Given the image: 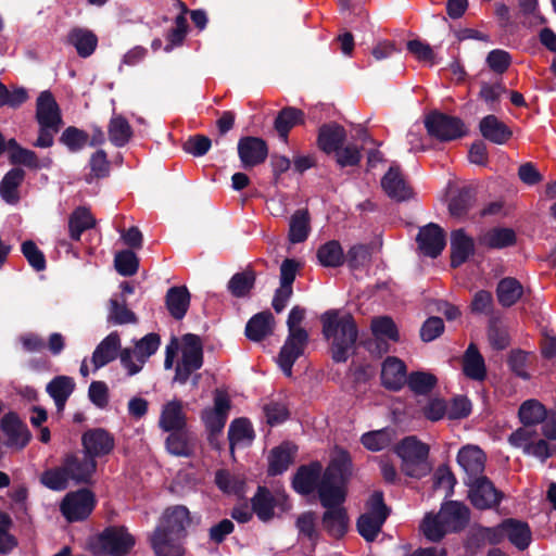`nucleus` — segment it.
Here are the masks:
<instances>
[{
  "instance_id": "nucleus-1",
  "label": "nucleus",
  "mask_w": 556,
  "mask_h": 556,
  "mask_svg": "<svg viewBox=\"0 0 556 556\" xmlns=\"http://www.w3.org/2000/svg\"><path fill=\"white\" fill-rule=\"evenodd\" d=\"M353 463L344 448L337 450L324 470L319 489V502L326 509L321 517L323 529L336 540L342 539L349 530V515L343 503L348 495V483L352 477Z\"/></svg>"
},
{
  "instance_id": "nucleus-2",
  "label": "nucleus",
  "mask_w": 556,
  "mask_h": 556,
  "mask_svg": "<svg viewBox=\"0 0 556 556\" xmlns=\"http://www.w3.org/2000/svg\"><path fill=\"white\" fill-rule=\"evenodd\" d=\"M323 336L330 341V354L334 363H345L355 354L358 328L351 314L339 316L336 309L326 311L320 316Z\"/></svg>"
},
{
  "instance_id": "nucleus-3",
  "label": "nucleus",
  "mask_w": 556,
  "mask_h": 556,
  "mask_svg": "<svg viewBox=\"0 0 556 556\" xmlns=\"http://www.w3.org/2000/svg\"><path fill=\"white\" fill-rule=\"evenodd\" d=\"M401 459L402 472L414 479L428 476L432 469L428 458L430 447L415 435H408L397 442L393 448Z\"/></svg>"
},
{
  "instance_id": "nucleus-4",
  "label": "nucleus",
  "mask_w": 556,
  "mask_h": 556,
  "mask_svg": "<svg viewBox=\"0 0 556 556\" xmlns=\"http://www.w3.org/2000/svg\"><path fill=\"white\" fill-rule=\"evenodd\" d=\"M135 545V538L125 527L110 526L87 541L93 556H125Z\"/></svg>"
},
{
  "instance_id": "nucleus-5",
  "label": "nucleus",
  "mask_w": 556,
  "mask_h": 556,
  "mask_svg": "<svg viewBox=\"0 0 556 556\" xmlns=\"http://www.w3.org/2000/svg\"><path fill=\"white\" fill-rule=\"evenodd\" d=\"M424 124L428 135L440 142L459 139L467 132L462 118L442 113L438 110L430 111L425 116Z\"/></svg>"
},
{
  "instance_id": "nucleus-6",
  "label": "nucleus",
  "mask_w": 556,
  "mask_h": 556,
  "mask_svg": "<svg viewBox=\"0 0 556 556\" xmlns=\"http://www.w3.org/2000/svg\"><path fill=\"white\" fill-rule=\"evenodd\" d=\"M97 504L94 493L86 488L68 492L60 503V511L68 522L86 520Z\"/></svg>"
},
{
  "instance_id": "nucleus-7",
  "label": "nucleus",
  "mask_w": 556,
  "mask_h": 556,
  "mask_svg": "<svg viewBox=\"0 0 556 556\" xmlns=\"http://www.w3.org/2000/svg\"><path fill=\"white\" fill-rule=\"evenodd\" d=\"M230 408L231 401L228 393L216 389L214 391V406L205 408L201 414V419L205 425L211 441L213 437L218 435L223 431Z\"/></svg>"
},
{
  "instance_id": "nucleus-8",
  "label": "nucleus",
  "mask_w": 556,
  "mask_h": 556,
  "mask_svg": "<svg viewBox=\"0 0 556 556\" xmlns=\"http://www.w3.org/2000/svg\"><path fill=\"white\" fill-rule=\"evenodd\" d=\"M191 525L189 509L184 505H175L165 509L161 523L154 531H161L165 538L182 540L187 536V528Z\"/></svg>"
},
{
  "instance_id": "nucleus-9",
  "label": "nucleus",
  "mask_w": 556,
  "mask_h": 556,
  "mask_svg": "<svg viewBox=\"0 0 556 556\" xmlns=\"http://www.w3.org/2000/svg\"><path fill=\"white\" fill-rule=\"evenodd\" d=\"M308 339L309 337L306 330H299L296 333H288L277 357V363L287 377L292 376L293 365L304 354Z\"/></svg>"
},
{
  "instance_id": "nucleus-10",
  "label": "nucleus",
  "mask_w": 556,
  "mask_h": 556,
  "mask_svg": "<svg viewBox=\"0 0 556 556\" xmlns=\"http://www.w3.org/2000/svg\"><path fill=\"white\" fill-rule=\"evenodd\" d=\"M62 463L75 485L92 483L98 464L85 452L67 453L62 458Z\"/></svg>"
},
{
  "instance_id": "nucleus-11",
  "label": "nucleus",
  "mask_w": 556,
  "mask_h": 556,
  "mask_svg": "<svg viewBox=\"0 0 556 556\" xmlns=\"http://www.w3.org/2000/svg\"><path fill=\"white\" fill-rule=\"evenodd\" d=\"M0 428L5 437V446L23 450L31 440V432L27 425L15 412L4 414L0 420Z\"/></svg>"
},
{
  "instance_id": "nucleus-12",
  "label": "nucleus",
  "mask_w": 556,
  "mask_h": 556,
  "mask_svg": "<svg viewBox=\"0 0 556 556\" xmlns=\"http://www.w3.org/2000/svg\"><path fill=\"white\" fill-rule=\"evenodd\" d=\"M465 484L469 488V500L477 509L496 507L503 498V493L485 476Z\"/></svg>"
},
{
  "instance_id": "nucleus-13",
  "label": "nucleus",
  "mask_w": 556,
  "mask_h": 556,
  "mask_svg": "<svg viewBox=\"0 0 556 556\" xmlns=\"http://www.w3.org/2000/svg\"><path fill=\"white\" fill-rule=\"evenodd\" d=\"M324 480L323 466L318 460L301 465L292 477V489L300 495H309L314 491L319 494Z\"/></svg>"
},
{
  "instance_id": "nucleus-14",
  "label": "nucleus",
  "mask_w": 556,
  "mask_h": 556,
  "mask_svg": "<svg viewBox=\"0 0 556 556\" xmlns=\"http://www.w3.org/2000/svg\"><path fill=\"white\" fill-rule=\"evenodd\" d=\"M83 452L92 459L104 457L114 450V435L104 428H92L85 431L81 435Z\"/></svg>"
},
{
  "instance_id": "nucleus-15",
  "label": "nucleus",
  "mask_w": 556,
  "mask_h": 556,
  "mask_svg": "<svg viewBox=\"0 0 556 556\" xmlns=\"http://www.w3.org/2000/svg\"><path fill=\"white\" fill-rule=\"evenodd\" d=\"M237 149L241 165L245 169L263 164L268 156L267 142L260 137H241Z\"/></svg>"
},
{
  "instance_id": "nucleus-16",
  "label": "nucleus",
  "mask_w": 556,
  "mask_h": 556,
  "mask_svg": "<svg viewBox=\"0 0 556 556\" xmlns=\"http://www.w3.org/2000/svg\"><path fill=\"white\" fill-rule=\"evenodd\" d=\"M456 460L466 473L464 483L484 477L486 456L479 446L467 445L462 447L457 453Z\"/></svg>"
},
{
  "instance_id": "nucleus-17",
  "label": "nucleus",
  "mask_w": 556,
  "mask_h": 556,
  "mask_svg": "<svg viewBox=\"0 0 556 556\" xmlns=\"http://www.w3.org/2000/svg\"><path fill=\"white\" fill-rule=\"evenodd\" d=\"M416 241L420 252L431 258H437L446 244L444 230L434 223L421 227Z\"/></svg>"
},
{
  "instance_id": "nucleus-18",
  "label": "nucleus",
  "mask_w": 556,
  "mask_h": 556,
  "mask_svg": "<svg viewBox=\"0 0 556 556\" xmlns=\"http://www.w3.org/2000/svg\"><path fill=\"white\" fill-rule=\"evenodd\" d=\"M298 454V446L289 441L273 447L267 456V476L277 477L285 473L294 463Z\"/></svg>"
},
{
  "instance_id": "nucleus-19",
  "label": "nucleus",
  "mask_w": 556,
  "mask_h": 556,
  "mask_svg": "<svg viewBox=\"0 0 556 556\" xmlns=\"http://www.w3.org/2000/svg\"><path fill=\"white\" fill-rule=\"evenodd\" d=\"M36 122L38 126L63 125L61 109L50 90L41 91L36 101Z\"/></svg>"
},
{
  "instance_id": "nucleus-20",
  "label": "nucleus",
  "mask_w": 556,
  "mask_h": 556,
  "mask_svg": "<svg viewBox=\"0 0 556 556\" xmlns=\"http://www.w3.org/2000/svg\"><path fill=\"white\" fill-rule=\"evenodd\" d=\"M407 369L405 363L395 357L388 356L381 368V384L389 391H400L407 381Z\"/></svg>"
},
{
  "instance_id": "nucleus-21",
  "label": "nucleus",
  "mask_w": 556,
  "mask_h": 556,
  "mask_svg": "<svg viewBox=\"0 0 556 556\" xmlns=\"http://www.w3.org/2000/svg\"><path fill=\"white\" fill-rule=\"evenodd\" d=\"M381 187L389 198L397 202L407 201L414 195L399 166L389 168L381 179Z\"/></svg>"
},
{
  "instance_id": "nucleus-22",
  "label": "nucleus",
  "mask_w": 556,
  "mask_h": 556,
  "mask_svg": "<svg viewBox=\"0 0 556 556\" xmlns=\"http://www.w3.org/2000/svg\"><path fill=\"white\" fill-rule=\"evenodd\" d=\"M500 532L519 551L527 549L531 543L532 532L525 521L514 518L505 519L500 525Z\"/></svg>"
},
{
  "instance_id": "nucleus-23",
  "label": "nucleus",
  "mask_w": 556,
  "mask_h": 556,
  "mask_svg": "<svg viewBox=\"0 0 556 556\" xmlns=\"http://www.w3.org/2000/svg\"><path fill=\"white\" fill-rule=\"evenodd\" d=\"M345 139L344 127L336 122L325 123L318 128L317 146L326 154L334 153Z\"/></svg>"
},
{
  "instance_id": "nucleus-24",
  "label": "nucleus",
  "mask_w": 556,
  "mask_h": 556,
  "mask_svg": "<svg viewBox=\"0 0 556 556\" xmlns=\"http://www.w3.org/2000/svg\"><path fill=\"white\" fill-rule=\"evenodd\" d=\"M475 253L473 239L463 228L451 233V267L462 266Z\"/></svg>"
},
{
  "instance_id": "nucleus-25",
  "label": "nucleus",
  "mask_w": 556,
  "mask_h": 556,
  "mask_svg": "<svg viewBox=\"0 0 556 556\" xmlns=\"http://www.w3.org/2000/svg\"><path fill=\"white\" fill-rule=\"evenodd\" d=\"M121 351V338L117 331L108 334L94 349L91 357L94 370L115 361Z\"/></svg>"
},
{
  "instance_id": "nucleus-26",
  "label": "nucleus",
  "mask_w": 556,
  "mask_h": 556,
  "mask_svg": "<svg viewBox=\"0 0 556 556\" xmlns=\"http://www.w3.org/2000/svg\"><path fill=\"white\" fill-rule=\"evenodd\" d=\"M159 426L163 431L185 430L187 416L184 412V404L180 400H172L163 405Z\"/></svg>"
},
{
  "instance_id": "nucleus-27",
  "label": "nucleus",
  "mask_w": 556,
  "mask_h": 556,
  "mask_svg": "<svg viewBox=\"0 0 556 556\" xmlns=\"http://www.w3.org/2000/svg\"><path fill=\"white\" fill-rule=\"evenodd\" d=\"M479 131L485 140L494 144H505L513 137V130L493 114L481 118Z\"/></svg>"
},
{
  "instance_id": "nucleus-28",
  "label": "nucleus",
  "mask_w": 556,
  "mask_h": 556,
  "mask_svg": "<svg viewBox=\"0 0 556 556\" xmlns=\"http://www.w3.org/2000/svg\"><path fill=\"white\" fill-rule=\"evenodd\" d=\"M191 294L186 286L170 287L165 295V306L169 315L181 320L190 306Z\"/></svg>"
},
{
  "instance_id": "nucleus-29",
  "label": "nucleus",
  "mask_w": 556,
  "mask_h": 556,
  "mask_svg": "<svg viewBox=\"0 0 556 556\" xmlns=\"http://www.w3.org/2000/svg\"><path fill=\"white\" fill-rule=\"evenodd\" d=\"M478 242L480 245L491 250H502L515 245L517 236L511 228L494 227L481 233Z\"/></svg>"
},
{
  "instance_id": "nucleus-30",
  "label": "nucleus",
  "mask_w": 556,
  "mask_h": 556,
  "mask_svg": "<svg viewBox=\"0 0 556 556\" xmlns=\"http://www.w3.org/2000/svg\"><path fill=\"white\" fill-rule=\"evenodd\" d=\"M66 42L76 49V52L80 58L86 59L96 51L98 47V37L90 29L74 27L67 34Z\"/></svg>"
},
{
  "instance_id": "nucleus-31",
  "label": "nucleus",
  "mask_w": 556,
  "mask_h": 556,
  "mask_svg": "<svg viewBox=\"0 0 556 556\" xmlns=\"http://www.w3.org/2000/svg\"><path fill=\"white\" fill-rule=\"evenodd\" d=\"M275 319L273 314L267 309L253 315L245 325V336L249 340L260 342L274 330Z\"/></svg>"
},
{
  "instance_id": "nucleus-32",
  "label": "nucleus",
  "mask_w": 556,
  "mask_h": 556,
  "mask_svg": "<svg viewBox=\"0 0 556 556\" xmlns=\"http://www.w3.org/2000/svg\"><path fill=\"white\" fill-rule=\"evenodd\" d=\"M495 293L498 304L504 308H509L521 300L525 289L517 278L504 277L497 282Z\"/></svg>"
},
{
  "instance_id": "nucleus-33",
  "label": "nucleus",
  "mask_w": 556,
  "mask_h": 556,
  "mask_svg": "<svg viewBox=\"0 0 556 556\" xmlns=\"http://www.w3.org/2000/svg\"><path fill=\"white\" fill-rule=\"evenodd\" d=\"M440 515L446 527L454 532L464 530L469 522L468 507L456 501L446 503L442 507Z\"/></svg>"
},
{
  "instance_id": "nucleus-34",
  "label": "nucleus",
  "mask_w": 556,
  "mask_h": 556,
  "mask_svg": "<svg viewBox=\"0 0 556 556\" xmlns=\"http://www.w3.org/2000/svg\"><path fill=\"white\" fill-rule=\"evenodd\" d=\"M305 114L301 109L286 106L281 109L274 122V127L283 142L288 141L290 130L296 125H303Z\"/></svg>"
},
{
  "instance_id": "nucleus-35",
  "label": "nucleus",
  "mask_w": 556,
  "mask_h": 556,
  "mask_svg": "<svg viewBox=\"0 0 556 556\" xmlns=\"http://www.w3.org/2000/svg\"><path fill=\"white\" fill-rule=\"evenodd\" d=\"M214 482L225 494L243 497L247 489L245 477L241 473H232L228 469H218L215 472Z\"/></svg>"
},
{
  "instance_id": "nucleus-36",
  "label": "nucleus",
  "mask_w": 556,
  "mask_h": 556,
  "mask_svg": "<svg viewBox=\"0 0 556 556\" xmlns=\"http://www.w3.org/2000/svg\"><path fill=\"white\" fill-rule=\"evenodd\" d=\"M25 178V170L21 167H13L5 173L0 181V195L9 204H16L20 201L18 187Z\"/></svg>"
},
{
  "instance_id": "nucleus-37",
  "label": "nucleus",
  "mask_w": 556,
  "mask_h": 556,
  "mask_svg": "<svg viewBox=\"0 0 556 556\" xmlns=\"http://www.w3.org/2000/svg\"><path fill=\"white\" fill-rule=\"evenodd\" d=\"M256 273L251 265L242 271L236 273L228 281L227 289L235 298H245L254 288Z\"/></svg>"
},
{
  "instance_id": "nucleus-38",
  "label": "nucleus",
  "mask_w": 556,
  "mask_h": 556,
  "mask_svg": "<svg viewBox=\"0 0 556 556\" xmlns=\"http://www.w3.org/2000/svg\"><path fill=\"white\" fill-rule=\"evenodd\" d=\"M9 161L12 165H23L30 169H40L41 164L35 151L23 148L15 138L9 139Z\"/></svg>"
},
{
  "instance_id": "nucleus-39",
  "label": "nucleus",
  "mask_w": 556,
  "mask_h": 556,
  "mask_svg": "<svg viewBox=\"0 0 556 556\" xmlns=\"http://www.w3.org/2000/svg\"><path fill=\"white\" fill-rule=\"evenodd\" d=\"M316 256L324 267L337 268L345 263V254L337 240H330L321 244L317 249Z\"/></svg>"
},
{
  "instance_id": "nucleus-40",
  "label": "nucleus",
  "mask_w": 556,
  "mask_h": 556,
  "mask_svg": "<svg viewBox=\"0 0 556 556\" xmlns=\"http://www.w3.org/2000/svg\"><path fill=\"white\" fill-rule=\"evenodd\" d=\"M132 128L123 115H113L108 125L111 143L117 148L125 147L132 137Z\"/></svg>"
},
{
  "instance_id": "nucleus-41",
  "label": "nucleus",
  "mask_w": 556,
  "mask_h": 556,
  "mask_svg": "<svg viewBox=\"0 0 556 556\" xmlns=\"http://www.w3.org/2000/svg\"><path fill=\"white\" fill-rule=\"evenodd\" d=\"M463 371L468 378L478 381L483 380L486 376L484 359L472 343L468 346L465 353Z\"/></svg>"
},
{
  "instance_id": "nucleus-42",
  "label": "nucleus",
  "mask_w": 556,
  "mask_h": 556,
  "mask_svg": "<svg viewBox=\"0 0 556 556\" xmlns=\"http://www.w3.org/2000/svg\"><path fill=\"white\" fill-rule=\"evenodd\" d=\"M177 5L181 9V13L175 18V27L167 33V43L164 48L166 52L172 51L174 47L181 46L188 31L186 13H188L189 10L186 3L180 0H177Z\"/></svg>"
},
{
  "instance_id": "nucleus-43",
  "label": "nucleus",
  "mask_w": 556,
  "mask_h": 556,
  "mask_svg": "<svg viewBox=\"0 0 556 556\" xmlns=\"http://www.w3.org/2000/svg\"><path fill=\"white\" fill-rule=\"evenodd\" d=\"M520 422L526 427H532L543 422L547 417L545 406L538 400L531 399L525 401L518 410Z\"/></svg>"
},
{
  "instance_id": "nucleus-44",
  "label": "nucleus",
  "mask_w": 556,
  "mask_h": 556,
  "mask_svg": "<svg viewBox=\"0 0 556 556\" xmlns=\"http://www.w3.org/2000/svg\"><path fill=\"white\" fill-rule=\"evenodd\" d=\"M252 510L262 521H268L274 517L275 498L266 486H258L251 500Z\"/></svg>"
},
{
  "instance_id": "nucleus-45",
  "label": "nucleus",
  "mask_w": 556,
  "mask_h": 556,
  "mask_svg": "<svg viewBox=\"0 0 556 556\" xmlns=\"http://www.w3.org/2000/svg\"><path fill=\"white\" fill-rule=\"evenodd\" d=\"M309 213L307 210H298L290 218L288 238L291 243L304 242L309 233Z\"/></svg>"
},
{
  "instance_id": "nucleus-46",
  "label": "nucleus",
  "mask_w": 556,
  "mask_h": 556,
  "mask_svg": "<svg viewBox=\"0 0 556 556\" xmlns=\"http://www.w3.org/2000/svg\"><path fill=\"white\" fill-rule=\"evenodd\" d=\"M181 361L203 366V343L198 334L186 333L181 337Z\"/></svg>"
},
{
  "instance_id": "nucleus-47",
  "label": "nucleus",
  "mask_w": 556,
  "mask_h": 556,
  "mask_svg": "<svg viewBox=\"0 0 556 556\" xmlns=\"http://www.w3.org/2000/svg\"><path fill=\"white\" fill-rule=\"evenodd\" d=\"M96 225V219L93 218L90 211L86 207L76 208L68 220V230L70 237L74 241H79L81 233L90 228H93Z\"/></svg>"
},
{
  "instance_id": "nucleus-48",
  "label": "nucleus",
  "mask_w": 556,
  "mask_h": 556,
  "mask_svg": "<svg viewBox=\"0 0 556 556\" xmlns=\"http://www.w3.org/2000/svg\"><path fill=\"white\" fill-rule=\"evenodd\" d=\"M71 478L64 464L61 462L60 466L45 470L40 476V483L47 489L61 492L70 486Z\"/></svg>"
},
{
  "instance_id": "nucleus-49",
  "label": "nucleus",
  "mask_w": 556,
  "mask_h": 556,
  "mask_svg": "<svg viewBox=\"0 0 556 556\" xmlns=\"http://www.w3.org/2000/svg\"><path fill=\"white\" fill-rule=\"evenodd\" d=\"M476 202V191L471 187L458 190L448 203V212L454 217H463L468 214Z\"/></svg>"
},
{
  "instance_id": "nucleus-50",
  "label": "nucleus",
  "mask_w": 556,
  "mask_h": 556,
  "mask_svg": "<svg viewBox=\"0 0 556 556\" xmlns=\"http://www.w3.org/2000/svg\"><path fill=\"white\" fill-rule=\"evenodd\" d=\"M394 431L391 428H382L365 432L361 437V443L370 452H379L387 448L393 440Z\"/></svg>"
},
{
  "instance_id": "nucleus-51",
  "label": "nucleus",
  "mask_w": 556,
  "mask_h": 556,
  "mask_svg": "<svg viewBox=\"0 0 556 556\" xmlns=\"http://www.w3.org/2000/svg\"><path fill=\"white\" fill-rule=\"evenodd\" d=\"M384 522L383 516L379 518L372 514L364 513L356 520V529L366 542H374L381 532Z\"/></svg>"
},
{
  "instance_id": "nucleus-52",
  "label": "nucleus",
  "mask_w": 556,
  "mask_h": 556,
  "mask_svg": "<svg viewBox=\"0 0 556 556\" xmlns=\"http://www.w3.org/2000/svg\"><path fill=\"white\" fill-rule=\"evenodd\" d=\"M108 321L113 325H127L136 324L138 318L136 314L127 307L125 298L122 300L112 298L110 300Z\"/></svg>"
},
{
  "instance_id": "nucleus-53",
  "label": "nucleus",
  "mask_w": 556,
  "mask_h": 556,
  "mask_svg": "<svg viewBox=\"0 0 556 556\" xmlns=\"http://www.w3.org/2000/svg\"><path fill=\"white\" fill-rule=\"evenodd\" d=\"M178 539H168L161 531H153L150 544L155 556H184V548L176 544Z\"/></svg>"
},
{
  "instance_id": "nucleus-54",
  "label": "nucleus",
  "mask_w": 556,
  "mask_h": 556,
  "mask_svg": "<svg viewBox=\"0 0 556 556\" xmlns=\"http://www.w3.org/2000/svg\"><path fill=\"white\" fill-rule=\"evenodd\" d=\"M89 134L76 126L66 127L59 138V142L66 147L71 153L81 151L88 143Z\"/></svg>"
},
{
  "instance_id": "nucleus-55",
  "label": "nucleus",
  "mask_w": 556,
  "mask_h": 556,
  "mask_svg": "<svg viewBox=\"0 0 556 556\" xmlns=\"http://www.w3.org/2000/svg\"><path fill=\"white\" fill-rule=\"evenodd\" d=\"M437 383V377L426 371H412L406 381L409 390L417 395L430 393L435 388Z\"/></svg>"
},
{
  "instance_id": "nucleus-56",
  "label": "nucleus",
  "mask_w": 556,
  "mask_h": 556,
  "mask_svg": "<svg viewBox=\"0 0 556 556\" xmlns=\"http://www.w3.org/2000/svg\"><path fill=\"white\" fill-rule=\"evenodd\" d=\"M254 435L255 434L252 424L248 418L241 417L233 419L228 429V440L231 452H233V446L236 443L245 440L252 441L254 439Z\"/></svg>"
},
{
  "instance_id": "nucleus-57",
  "label": "nucleus",
  "mask_w": 556,
  "mask_h": 556,
  "mask_svg": "<svg viewBox=\"0 0 556 556\" xmlns=\"http://www.w3.org/2000/svg\"><path fill=\"white\" fill-rule=\"evenodd\" d=\"M161 344V337L155 332H150L135 343V356L138 363L146 362L156 353Z\"/></svg>"
},
{
  "instance_id": "nucleus-58",
  "label": "nucleus",
  "mask_w": 556,
  "mask_h": 556,
  "mask_svg": "<svg viewBox=\"0 0 556 556\" xmlns=\"http://www.w3.org/2000/svg\"><path fill=\"white\" fill-rule=\"evenodd\" d=\"M169 432L165 441L167 451L175 456H190L192 454V447L189 444L185 430H174Z\"/></svg>"
},
{
  "instance_id": "nucleus-59",
  "label": "nucleus",
  "mask_w": 556,
  "mask_h": 556,
  "mask_svg": "<svg viewBox=\"0 0 556 556\" xmlns=\"http://www.w3.org/2000/svg\"><path fill=\"white\" fill-rule=\"evenodd\" d=\"M21 252L29 266L36 271H43L47 268L45 253L33 240H26L21 244Z\"/></svg>"
},
{
  "instance_id": "nucleus-60",
  "label": "nucleus",
  "mask_w": 556,
  "mask_h": 556,
  "mask_svg": "<svg viewBox=\"0 0 556 556\" xmlns=\"http://www.w3.org/2000/svg\"><path fill=\"white\" fill-rule=\"evenodd\" d=\"M75 381L68 376H56L46 387L52 399H68L75 390Z\"/></svg>"
},
{
  "instance_id": "nucleus-61",
  "label": "nucleus",
  "mask_w": 556,
  "mask_h": 556,
  "mask_svg": "<svg viewBox=\"0 0 556 556\" xmlns=\"http://www.w3.org/2000/svg\"><path fill=\"white\" fill-rule=\"evenodd\" d=\"M114 265L119 275L130 277L138 271L139 260L134 251L124 250L115 255Z\"/></svg>"
},
{
  "instance_id": "nucleus-62",
  "label": "nucleus",
  "mask_w": 556,
  "mask_h": 556,
  "mask_svg": "<svg viewBox=\"0 0 556 556\" xmlns=\"http://www.w3.org/2000/svg\"><path fill=\"white\" fill-rule=\"evenodd\" d=\"M28 100V92L24 87H16L9 90L4 84L0 81V108L9 106L17 109Z\"/></svg>"
},
{
  "instance_id": "nucleus-63",
  "label": "nucleus",
  "mask_w": 556,
  "mask_h": 556,
  "mask_svg": "<svg viewBox=\"0 0 556 556\" xmlns=\"http://www.w3.org/2000/svg\"><path fill=\"white\" fill-rule=\"evenodd\" d=\"M371 331L378 338L383 337L394 342L400 340L397 327L389 316L374 318L371 321Z\"/></svg>"
},
{
  "instance_id": "nucleus-64",
  "label": "nucleus",
  "mask_w": 556,
  "mask_h": 556,
  "mask_svg": "<svg viewBox=\"0 0 556 556\" xmlns=\"http://www.w3.org/2000/svg\"><path fill=\"white\" fill-rule=\"evenodd\" d=\"M424 535L432 542L441 541L446 533V525L442 521L441 515L439 516H427L420 526Z\"/></svg>"
}]
</instances>
